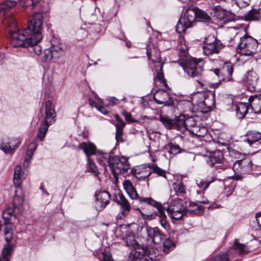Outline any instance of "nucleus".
Instances as JSON below:
<instances>
[{
	"mask_svg": "<svg viewBox=\"0 0 261 261\" xmlns=\"http://www.w3.org/2000/svg\"><path fill=\"white\" fill-rule=\"evenodd\" d=\"M43 15L40 13L34 14L28 21L27 27L21 33L9 30L11 44L15 47H28L40 42L42 39L41 33L43 23Z\"/></svg>",
	"mask_w": 261,
	"mask_h": 261,
	"instance_id": "1",
	"label": "nucleus"
},
{
	"mask_svg": "<svg viewBox=\"0 0 261 261\" xmlns=\"http://www.w3.org/2000/svg\"><path fill=\"white\" fill-rule=\"evenodd\" d=\"M123 186L132 199H139L140 203H146L157 209L158 212H156L148 213H144L139 209V211L144 219H153L157 216L161 226L167 230L169 229L170 224L167 221V217L164 213V208L161 203L151 197H140L136 188L129 180H125L123 182Z\"/></svg>",
	"mask_w": 261,
	"mask_h": 261,
	"instance_id": "2",
	"label": "nucleus"
},
{
	"mask_svg": "<svg viewBox=\"0 0 261 261\" xmlns=\"http://www.w3.org/2000/svg\"><path fill=\"white\" fill-rule=\"evenodd\" d=\"M204 61L200 58H192L187 60L185 63H181L184 72L187 75L193 79H196L197 82L202 86L199 81L202 77L204 71Z\"/></svg>",
	"mask_w": 261,
	"mask_h": 261,
	"instance_id": "3",
	"label": "nucleus"
},
{
	"mask_svg": "<svg viewBox=\"0 0 261 261\" xmlns=\"http://www.w3.org/2000/svg\"><path fill=\"white\" fill-rule=\"evenodd\" d=\"M244 33V31L243 30L241 32L237 33L234 39H240L238 45V49L239 50L240 53L242 55L251 56L255 53L257 45L260 43L259 40H257L251 36L244 35L243 37H242Z\"/></svg>",
	"mask_w": 261,
	"mask_h": 261,
	"instance_id": "4",
	"label": "nucleus"
},
{
	"mask_svg": "<svg viewBox=\"0 0 261 261\" xmlns=\"http://www.w3.org/2000/svg\"><path fill=\"white\" fill-rule=\"evenodd\" d=\"M45 116L43 121L41 122L39 129L37 137L40 140L42 141L46 134L49 126L56 121V111L55 106L52 101L48 100L45 102Z\"/></svg>",
	"mask_w": 261,
	"mask_h": 261,
	"instance_id": "5",
	"label": "nucleus"
},
{
	"mask_svg": "<svg viewBox=\"0 0 261 261\" xmlns=\"http://www.w3.org/2000/svg\"><path fill=\"white\" fill-rule=\"evenodd\" d=\"M195 10L194 7L188 8L184 16L179 19L176 25V30L177 33H183L187 29L192 26L193 23L196 19Z\"/></svg>",
	"mask_w": 261,
	"mask_h": 261,
	"instance_id": "6",
	"label": "nucleus"
},
{
	"mask_svg": "<svg viewBox=\"0 0 261 261\" xmlns=\"http://www.w3.org/2000/svg\"><path fill=\"white\" fill-rule=\"evenodd\" d=\"M112 161L110 169L116 179L118 178L119 174L124 173L130 169V166L128 159L124 156H114Z\"/></svg>",
	"mask_w": 261,
	"mask_h": 261,
	"instance_id": "7",
	"label": "nucleus"
},
{
	"mask_svg": "<svg viewBox=\"0 0 261 261\" xmlns=\"http://www.w3.org/2000/svg\"><path fill=\"white\" fill-rule=\"evenodd\" d=\"M252 161L249 159L246 158L236 161L232 167L234 172L233 178L237 180L241 179L243 175L252 171Z\"/></svg>",
	"mask_w": 261,
	"mask_h": 261,
	"instance_id": "8",
	"label": "nucleus"
},
{
	"mask_svg": "<svg viewBox=\"0 0 261 261\" xmlns=\"http://www.w3.org/2000/svg\"><path fill=\"white\" fill-rule=\"evenodd\" d=\"M222 47V44L214 36H210L205 38L203 46V53L206 56H210L214 53H218Z\"/></svg>",
	"mask_w": 261,
	"mask_h": 261,
	"instance_id": "9",
	"label": "nucleus"
},
{
	"mask_svg": "<svg viewBox=\"0 0 261 261\" xmlns=\"http://www.w3.org/2000/svg\"><path fill=\"white\" fill-rule=\"evenodd\" d=\"M233 71V66L230 62H225L221 69H215L212 70V74L217 76L220 80L228 82L231 80L232 74Z\"/></svg>",
	"mask_w": 261,
	"mask_h": 261,
	"instance_id": "10",
	"label": "nucleus"
},
{
	"mask_svg": "<svg viewBox=\"0 0 261 261\" xmlns=\"http://www.w3.org/2000/svg\"><path fill=\"white\" fill-rule=\"evenodd\" d=\"M113 200L121 206V211L118 215L117 218L123 219L125 215L131 210V205L125 196L122 193L115 194Z\"/></svg>",
	"mask_w": 261,
	"mask_h": 261,
	"instance_id": "11",
	"label": "nucleus"
},
{
	"mask_svg": "<svg viewBox=\"0 0 261 261\" xmlns=\"http://www.w3.org/2000/svg\"><path fill=\"white\" fill-rule=\"evenodd\" d=\"M258 81V76L253 70H249L245 74L243 82L247 89L250 91H254Z\"/></svg>",
	"mask_w": 261,
	"mask_h": 261,
	"instance_id": "12",
	"label": "nucleus"
},
{
	"mask_svg": "<svg viewBox=\"0 0 261 261\" xmlns=\"http://www.w3.org/2000/svg\"><path fill=\"white\" fill-rule=\"evenodd\" d=\"M146 230L147 234V240L150 243L158 244L161 243L165 239L164 234L157 227L147 226Z\"/></svg>",
	"mask_w": 261,
	"mask_h": 261,
	"instance_id": "13",
	"label": "nucleus"
},
{
	"mask_svg": "<svg viewBox=\"0 0 261 261\" xmlns=\"http://www.w3.org/2000/svg\"><path fill=\"white\" fill-rule=\"evenodd\" d=\"M95 197V207L98 211H102L109 203L111 195L109 192L103 191L96 192Z\"/></svg>",
	"mask_w": 261,
	"mask_h": 261,
	"instance_id": "14",
	"label": "nucleus"
},
{
	"mask_svg": "<svg viewBox=\"0 0 261 261\" xmlns=\"http://www.w3.org/2000/svg\"><path fill=\"white\" fill-rule=\"evenodd\" d=\"M15 140L8 137H4L2 139L0 144V149L5 153H12L20 144L19 141L15 142Z\"/></svg>",
	"mask_w": 261,
	"mask_h": 261,
	"instance_id": "15",
	"label": "nucleus"
},
{
	"mask_svg": "<svg viewBox=\"0 0 261 261\" xmlns=\"http://www.w3.org/2000/svg\"><path fill=\"white\" fill-rule=\"evenodd\" d=\"M122 232L120 229L116 231V236L121 239L123 240L127 246H132L134 248H137L138 244L135 239L134 234L131 232L125 231V234H121L120 232Z\"/></svg>",
	"mask_w": 261,
	"mask_h": 261,
	"instance_id": "16",
	"label": "nucleus"
},
{
	"mask_svg": "<svg viewBox=\"0 0 261 261\" xmlns=\"http://www.w3.org/2000/svg\"><path fill=\"white\" fill-rule=\"evenodd\" d=\"M246 137L244 141H247L253 148H259L258 146L261 144V133L256 131H249L246 134Z\"/></svg>",
	"mask_w": 261,
	"mask_h": 261,
	"instance_id": "17",
	"label": "nucleus"
},
{
	"mask_svg": "<svg viewBox=\"0 0 261 261\" xmlns=\"http://www.w3.org/2000/svg\"><path fill=\"white\" fill-rule=\"evenodd\" d=\"M154 101L159 105H164V106H170L171 102H169L170 99L169 93L165 90H159L153 95Z\"/></svg>",
	"mask_w": 261,
	"mask_h": 261,
	"instance_id": "18",
	"label": "nucleus"
},
{
	"mask_svg": "<svg viewBox=\"0 0 261 261\" xmlns=\"http://www.w3.org/2000/svg\"><path fill=\"white\" fill-rule=\"evenodd\" d=\"M193 121L192 118L186 117L185 115H180L174 120V128L180 132H184L188 128V123Z\"/></svg>",
	"mask_w": 261,
	"mask_h": 261,
	"instance_id": "19",
	"label": "nucleus"
},
{
	"mask_svg": "<svg viewBox=\"0 0 261 261\" xmlns=\"http://www.w3.org/2000/svg\"><path fill=\"white\" fill-rule=\"evenodd\" d=\"M152 173L151 168L149 166H142L138 167L134 170L135 177L139 179H145Z\"/></svg>",
	"mask_w": 261,
	"mask_h": 261,
	"instance_id": "20",
	"label": "nucleus"
},
{
	"mask_svg": "<svg viewBox=\"0 0 261 261\" xmlns=\"http://www.w3.org/2000/svg\"><path fill=\"white\" fill-rule=\"evenodd\" d=\"M96 156L98 163L106 170L108 166L110 168L114 155L108 153L99 152L96 154Z\"/></svg>",
	"mask_w": 261,
	"mask_h": 261,
	"instance_id": "21",
	"label": "nucleus"
},
{
	"mask_svg": "<svg viewBox=\"0 0 261 261\" xmlns=\"http://www.w3.org/2000/svg\"><path fill=\"white\" fill-rule=\"evenodd\" d=\"M205 210V207L198 204L197 202H191L186 208V214H189L191 216L199 215Z\"/></svg>",
	"mask_w": 261,
	"mask_h": 261,
	"instance_id": "22",
	"label": "nucleus"
},
{
	"mask_svg": "<svg viewBox=\"0 0 261 261\" xmlns=\"http://www.w3.org/2000/svg\"><path fill=\"white\" fill-rule=\"evenodd\" d=\"M224 158L223 153L220 150H216L211 154L207 164L211 167H214L217 163H220L223 162Z\"/></svg>",
	"mask_w": 261,
	"mask_h": 261,
	"instance_id": "23",
	"label": "nucleus"
},
{
	"mask_svg": "<svg viewBox=\"0 0 261 261\" xmlns=\"http://www.w3.org/2000/svg\"><path fill=\"white\" fill-rule=\"evenodd\" d=\"M249 102L255 113H261V94L251 96Z\"/></svg>",
	"mask_w": 261,
	"mask_h": 261,
	"instance_id": "24",
	"label": "nucleus"
},
{
	"mask_svg": "<svg viewBox=\"0 0 261 261\" xmlns=\"http://www.w3.org/2000/svg\"><path fill=\"white\" fill-rule=\"evenodd\" d=\"M79 147L84 151L88 158L95 154L96 147L93 143L83 142L79 145Z\"/></svg>",
	"mask_w": 261,
	"mask_h": 261,
	"instance_id": "25",
	"label": "nucleus"
},
{
	"mask_svg": "<svg viewBox=\"0 0 261 261\" xmlns=\"http://www.w3.org/2000/svg\"><path fill=\"white\" fill-rule=\"evenodd\" d=\"M261 19V9H253L245 15V20L246 21H259Z\"/></svg>",
	"mask_w": 261,
	"mask_h": 261,
	"instance_id": "26",
	"label": "nucleus"
},
{
	"mask_svg": "<svg viewBox=\"0 0 261 261\" xmlns=\"http://www.w3.org/2000/svg\"><path fill=\"white\" fill-rule=\"evenodd\" d=\"M16 2L14 1H5L4 3L0 4V17L3 19V17L5 16L7 11L15 7Z\"/></svg>",
	"mask_w": 261,
	"mask_h": 261,
	"instance_id": "27",
	"label": "nucleus"
},
{
	"mask_svg": "<svg viewBox=\"0 0 261 261\" xmlns=\"http://www.w3.org/2000/svg\"><path fill=\"white\" fill-rule=\"evenodd\" d=\"M21 167L19 165L16 166L15 168L13 183L16 188L20 189L22 182Z\"/></svg>",
	"mask_w": 261,
	"mask_h": 261,
	"instance_id": "28",
	"label": "nucleus"
},
{
	"mask_svg": "<svg viewBox=\"0 0 261 261\" xmlns=\"http://www.w3.org/2000/svg\"><path fill=\"white\" fill-rule=\"evenodd\" d=\"M172 187L177 196H183L186 194L187 190L185 185L180 180L172 184Z\"/></svg>",
	"mask_w": 261,
	"mask_h": 261,
	"instance_id": "29",
	"label": "nucleus"
},
{
	"mask_svg": "<svg viewBox=\"0 0 261 261\" xmlns=\"http://www.w3.org/2000/svg\"><path fill=\"white\" fill-rule=\"evenodd\" d=\"M51 43V46L49 48L51 49L55 58H59L64 51L62 44L58 43L56 39H52Z\"/></svg>",
	"mask_w": 261,
	"mask_h": 261,
	"instance_id": "30",
	"label": "nucleus"
},
{
	"mask_svg": "<svg viewBox=\"0 0 261 261\" xmlns=\"http://www.w3.org/2000/svg\"><path fill=\"white\" fill-rule=\"evenodd\" d=\"M179 59L181 63H185L187 60L193 58L188 56V48L186 44H181L178 47Z\"/></svg>",
	"mask_w": 261,
	"mask_h": 261,
	"instance_id": "31",
	"label": "nucleus"
},
{
	"mask_svg": "<svg viewBox=\"0 0 261 261\" xmlns=\"http://www.w3.org/2000/svg\"><path fill=\"white\" fill-rule=\"evenodd\" d=\"M215 176L207 177L206 180L199 179L196 180V184L198 187L204 192L210 186V184L215 181Z\"/></svg>",
	"mask_w": 261,
	"mask_h": 261,
	"instance_id": "32",
	"label": "nucleus"
},
{
	"mask_svg": "<svg viewBox=\"0 0 261 261\" xmlns=\"http://www.w3.org/2000/svg\"><path fill=\"white\" fill-rule=\"evenodd\" d=\"M167 212L172 219L178 220L181 219L186 214V208L185 207L184 210H174Z\"/></svg>",
	"mask_w": 261,
	"mask_h": 261,
	"instance_id": "33",
	"label": "nucleus"
},
{
	"mask_svg": "<svg viewBox=\"0 0 261 261\" xmlns=\"http://www.w3.org/2000/svg\"><path fill=\"white\" fill-rule=\"evenodd\" d=\"M18 190H15V196L13 199V206L16 208L17 212H22V203L23 202V198L20 196L17 195Z\"/></svg>",
	"mask_w": 261,
	"mask_h": 261,
	"instance_id": "34",
	"label": "nucleus"
},
{
	"mask_svg": "<svg viewBox=\"0 0 261 261\" xmlns=\"http://www.w3.org/2000/svg\"><path fill=\"white\" fill-rule=\"evenodd\" d=\"M163 207L164 208V211L166 210V208L163 206ZM185 206L182 204V200L180 199H177L171 201L170 205L169 207L166 209V211H170L174 210H184ZM165 214V213L164 212Z\"/></svg>",
	"mask_w": 261,
	"mask_h": 261,
	"instance_id": "35",
	"label": "nucleus"
},
{
	"mask_svg": "<svg viewBox=\"0 0 261 261\" xmlns=\"http://www.w3.org/2000/svg\"><path fill=\"white\" fill-rule=\"evenodd\" d=\"M159 120L167 129L174 128V120L171 119L167 116L160 115Z\"/></svg>",
	"mask_w": 261,
	"mask_h": 261,
	"instance_id": "36",
	"label": "nucleus"
},
{
	"mask_svg": "<svg viewBox=\"0 0 261 261\" xmlns=\"http://www.w3.org/2000/svg\"><path fill=\"white\" fill-rule=\"evenodd\" d=\"M214 105L213 98H206L201 103L202 112L203 113H207L211 111L212 107Z\"/></svg>",
	"mask_w": 261,
	"mask_h": 261,
	"instance_id": "37",
	"label": "nucleus"
},
{
	"mask_svg": "<svg viewBox=\"0 0 261 261\" xmlns=\"http://www.w3.org/2000/svg\"><path fill=\"white\" fill-rule=\"evenodd\" d=\"M41 0H20L18 3L19 5L23 8H29L32 10Z\"/></svg>",
	"mask_w": 261,
	"mask_h": 261,
	"instance_id": "38",
	"label": "nucleus"
},
{
	"mask_svg": "<svg viewBox=\"0 0 261 261\" xmlns=\"http://www.w3.org/2000/svg\"><path fill=\"white\" fill-rule=\"evenodd\" d=\"M216 13L217 18L224 22L230 21L232 18L231 13L223 10L218 11Z\"/></svg>",
	"mask_w": 261,
	"mask_h": 261,
	"instance_id": "39",
	"label": "nucleus"
},
{
	"mask_svg": "<svg viewBox=\"0 0 261 261\" xmlns=\"http://www.w3.org/2000/svg\"><path fill=\"white\" fill-rule=\"evenodd\" d=\"M248 110V106L244 103H239L236 108L237 114L240 118L244 117L247 113Z\"/></svg>",
	"mask_w": 261,
	"mask_h": 261,
	"instance_id": "40",
	"label": "nucleus"
},
{
	"mask_svg": "<svg viewBox=\"0 0 261 261\" xmlns=\"http://www.w3.org/2000/svg\"><path fill=\"white\" fill-rule=\"evenodd\" d=\"M167 149H169L168 152L173 154H177L181 151V149L178 145L170 142L166 146Z\"/></svg>",
	"mask_w": 261,
	"mask_h": 261,
	"instance_id": "41",
	"label": "nucleus"
},
{
	"mask_svg": "<svg viewBox=\"0 0 261 261\" xmlns=\"http://www.w3.org/2000/svg\"><path fill=\"white\" fill-rule=\"evenodd\" d=\"M54 58H55V56L51 51V49L49 47L48 48L44 50L42 54V57H41L42 61L43 63H46L53 59Z\"/></svg>",
	"mask_w": 261,
	"mask_h": 261,
	"instance_id": "42",
	"label": "nucleus"
},
{
	"mask_svg": "<svg viewBox=\"0 0 261 261\" xmlns=\"http://www.w3.org/2000/svg\"><path fill=\"white\" fill-rule=\"evenodd\" d=\"M88 168L89 171L93 173L95 176H98L99 172L95 163L90 157L88 158Z\"/></svg>",
	"mask_w": 261,
	"mask_h": 261,
	"instance_id": "43",
	"label": "nucleus"
},
{
	"mask_svg": "<svg viewBox=\"0 0 261 261\" xmlns=\"http://www.w3.org/2000/svg\"><path fill=\"white\" fill-rule=\"evenodd\" d=\"M195 8L196 12V19H199V21H207L211 19L206 12L197 7H195Z\"/></svg>",
	"mask_w": 261,
	"mask_h": 261,
	"instance_id": "44",
	"label": "nucleus"
},
{
	"mask_svg": "<svg viewBox=\"0 0 261 261\" xmlns=\"http://www.w3.org/2000/svg\"><path fill=\"white\" fill-rule=\"evenodd\" d=\"M12 249L10 245H6L2 252V257H0V261H9L8 256L11 254Z\"/></svg>",
	"mask_w": 261,
	"mask_h": 261,
	"instance_id": "45",
	"label": "nucleus"
},
{
	"mask_svg": "<svg viewBox=\"0 0 261 261\" xmlns=\"http://www.w3.org/2000/svg\"><path fill=\"white\" fill-rule=\"evenodd\" d=\"M233 247L240 254L247 253L248 251V249L244 244L239 243L237 241L234 242Z\"/></svg>",
	"mask_w": 261,
	"mask_h": 261,
	"instance_id": "46",
	"label": "nucleus"
},
{
	"mask_svg": "<svg viewBox=\"0 0 261 261\" xmlns=\"http://www.w3.org/2000/svg\"><path fill=\"white\" fill-rule=\"evenodd\" d=\"M217 1H224L227 3L234 2L239 7H245L248 6L251 0H217Z\"/></svg>",
	"mask_w": 261,
	"mask_h": 261,
	"instance_id": "47",
	"label": "nucleus"
},
{
	"mask_svg": "<svg viewBox=\"0 0 261 261\" xmlns=\"http://www.w3.org/2000/svg\"><path fill=\"white\" fill-rule=\"evenodd\" d=\"M204 192H201L200 191H197V194L195 196L197 201L198 203H203V204H208L209 201L207 199V198H205L203 196Z\"/></svg>",
	"mask_w": 261,
	"mask_h": 261,
	"instance_id": "48",
	"label": "nucleus"
},
{
	"mask_svg": "<svg viewBox=\"0 0 261 261\" xmlns=\"http://www.w3.org/2000/svg\"><path fill=\"white\" fill-rule=\"evenodd\" d=\"M21 212H17L16 208L13 206L12 207H8L4 211V216L10 215L11 216H14L16 217L17 215H20Z\"/></svg>",
	"mask_w": 261,
	"mask_h": 261,
	"instance_id": "49",
	"label": "nucleus"
},
{
	"mask_svg": "<svg viewBox=\"0 0 261 261\" xmlns=\"http://www.w3.org/2000/svg\"><path fill=\"white\" fill-rule=\"evenodd\" d=\"M151 169L152 172H153L158 175L163 176L166 178V171L164 170H163L156 165H153Z\"/></svg>",
	"mask_w": 261,
	"mask_h": 261,
	"instance_id": "50",
	"label": "nucleus"
},
{
	"mask_svg": "<svg viewBox=\"0 0 261 261\" xmlns=\"http://www.w3.org/2000/svg\"><path fill=\"white\" fill-rule=\"evenodd\" d=\"M173 246V243L169 239H165L163 243L164 251L165 252H169V249Z\"/></svg>",
	"mask_w": 261,
	"mask_h": 261,
	"instance_id": "51",
	"label": "nucleus"
},
{
	"mask_svg": "<svg viewBox=\"0 0 261 261\" xmlns=\"http://www.w3.org/2000/svg\"><path fill=\"white\" fill-rule=\"evenodd\" d=\"M211 261H229L227 253L220 254L213 257Z\"/></svg>",
	"mask_w": 261,
	"mask_h": 261,
	"instance_id": "52",
	"label": "nucleus"
},
{
	"mask_svg": "<svg viewBox=\"0 0 261 261\" xmlns=\"http://www.w3.org/2000/svg\"><path fill=\"white\" fill-rule=\"evenodd\" d=\"M123 128H116L115 139L117 142H123V139L122 138Z\"/></svg>",
	"mask_w": 261,
	"mask_h": 261,
	"instance_id": "53",
	"label": "nucleus"
},
{
	"mask_svg": "<svg viewBox=\"0 0 261 261\" xmlns=\"http://www.w3.org/2000/svg\"><path fill=\"white\" fill-rule=\"evenodd\" d=\"M115 119L118 122L116 124L115 126L116 128H123L125 126V122L121 118V117L118 115L116 114L115 116Z\"/></svg>",
	"mask_w": 261,
	"mask_h": 261,
	"instance_id": "54",
	"label": "nucleus"
},
{
	"mask_svg": "<svg viewBox=\"0 0 261 261\" xmlns=\"http://www.w3.org/2000/svg\"><path fill=\"white\" fill-rule=\"evenodd\" d=\"M38 42H39L34 45H30L29 46L32 47L34 53L37 55L39 56L42 53V47L40 45H38Z\"/></svg>",
	"mask_w": 261,
	"mask_h": 261,
	"instance_id": "55",
	"label": "nucleus"
},
{
	"mask_svg": "<svg viewBox=\"0 0 261 261\" xmlns=\"http://www.w3.org/2000/svg\"><path fill=\"white\" fill-rule=\"evenodd\" d=\"M102 261H113L112 254L109 251H105L102 253Z\"/></svg>",
	"mask_w": 261,
	"mask_h": 261,
	"instance_id": "56",
	"label": "nucleus"
},
{
	"mask_svg": "<svg viewBox=\"0 0 261 261\" xmlns=\"http://www.w3.org/2000/svg\"><path fill=\"white\" fill-rule=\"evenodd\" d=\"M89 104L91 107H94L96 108V109H97L102 113L106 114L105 110L103 106H98L96 104L95 101H94L93 100H89Z\"/></svg>",
	"mask_w": 261,
	"mask_h": 261,
	"instance_id": "57",
	"label": "nucleus"
},
{
	"mask_svg": "<svg viewBox=\"0 0 261 261\" xmlns=\"http://www.w3.org/2000/svg\"><path fill=\"white\" fill-rule=\"evenodd\" d=\"M122 115L125 117V119L126 121H127L128 122L132 123V122H137V121L134 120L132 117V115H131V114L130 113H128V112H127L126 111H123L122 112Z\"/></svg>",
	"mask_w": 261,
	"mask_h": 261,
	"instance_id": "58",
	"label": "nucleus"
},
{
	"mask_svg": "<svg viewBox=\"0 0 261 261\" xmlns=\"http://www.w3.org/2000/svg\"><path fill=\"white\" fill-rule=\"evenodd\" d=\"M216 165L215 168L218 172H221V171L225 170L227 167V165L224 163V161L220 163H217Z\"/></svg>",
	"mask_w": 261,
	"mask_h": 261,
	"instance_id": "59",
	"label": "nucleus"
},
{
	"mask_svg": "<svg viewBox=\"0 0 261 261\" xmlns=\"http://www.w3.org/2000/svg\"><path fill=\"white\" fill-rule=\"evenodd\" d=\"M155 79L160 81L161 83H163L165 87L167 86L165 80L164 79V74L163 72H158L155 76Z\"/></svg>",
	"mask_w": 261,
	"mask_h": 261,
	"instance_id": "60",
	"label": "nucleus"
},
{
	"mask_svg": "<svg viewBox=\"0 0 261 261\" xmlns=\"http://www.w3.org/2000/svg\"><path fill=\"white\" fill-rule=\"evenodd\" d=\"M33 155V150H32V148L31 149H28L27 151L25 162H27L30 161Z\"/></svg>",
	"mask_w": 261,
	"mask_h": 261,
	"instance_id": "61",
	"label": "nucleus"
},
{
	"mask_svg": "<svg viewBox=\"0 0 261 261\" xmlns=\"http://www.w3.org/2000/svg\"><path fill=\"white\" fill-rule=\"evenodd\" d=\"M205 131V128L202 127L201 129H199V132L194 130L192 131V133L197 136H203Z\"/></svg>",
	"mask_w": 261,
	"mask_h": 261,
	"instance_id": "62",
	"label": "nucleus"
},
{
	"mask_svg": "<svg viewBox=\"0 0 261 261\" xmlns=\"http://www.w3.org/2000/svg\"><path fill=\"white\" fill-rule=\"evenodd\" d=\"M37 146V145L35 142H32L29 145L28 149H31L32 148V150H33L34 152L36 150Z\"/></svg>",
	"mask_w": 261,
	"mask_h": 261,
	"instance_id": "63",
	"label": "nucleus"
},
{
	"mask_svg": "<svg viewBox=\"0 0 261 261\" xmlns=\"http://www.w3.org/2000/svg\"><path fill=\"white\" fill-rule=\"evenodd\" d=\"M5 21H6L5 23H12V25H14V26H15V19L13 18H10L8 20H5ZM11 25V24H10V26Z\"/></svg>",
	"mask_w": 261,
	"mask_h": 261,
	"instance_id": "64",
	"label": "nucleus"
}]
</instances>
